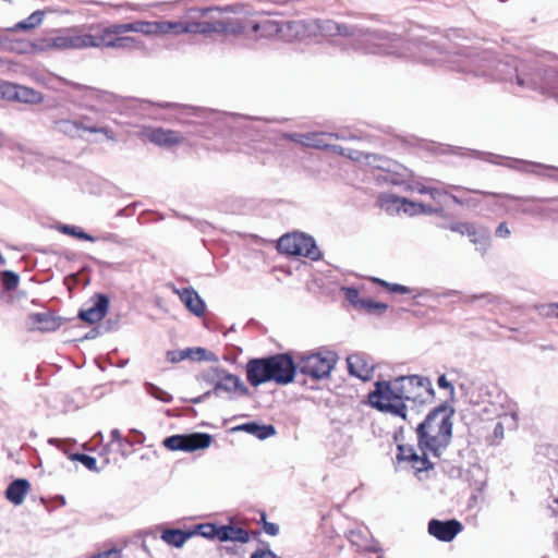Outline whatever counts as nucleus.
<instances>
[{"label": "nucleus", "instance_id": "1", "mask_svg": "<svg viewBox=\"0 0 558 558\" xmlns=\"http://www.w3.org/2000/svg\"><path fill=\"white\" fill-rule=\"evenodd\" d=\"M287 28L296 37L303 33L322 36L356 37L359 45L368 53L396 56L400 58L415 57L424 62H436L432 57L435 50L429 44H416L403 40L401 37L386 32H371L338 24L331 20H313L308 22L293 21L287 23Z\"/></svg>", "mask_w": 558, "mask_h": 558}, {"label": "nucleus", "instance_id": "2", "mask_svg": "<svg viewBox=\"0 0 558 558\" xmlns=\"http://www.w3.org/2000/svg\"><path fill=\"white\" fill-rule=\"evenodd\" d=\"M417 449L399 446L398 459L409 461L417 472L433 469L429 457L439 458L452 437V412L438 407L416 427Z\"/></svg>", "mask_w": 558, "mask_h": 558}, {"label": "nucleus", "instance_id": "3", "mask_svg": "<svg viewBox=\"0 0 558 558\" xmlns=\"http://www.w3.org/2000/svg\"><path fill=\"white\" fill-rule=\"evenodd\" d=\"M434 396L432 381L418 375L399 376L389 381H377L368 395L373 408L403 420L408 418V405L404 401L425 403Z\"/></svg>", "mask_w": 558, "mask_h": 558}, {"label": "nucleus", "instance_id": "4", "mask_svg": "<svg viewBox=\"0 0 558 558\" xmlns=\"http://www.w3.org/2000/svg\"><path fill=\"white\" fill-rule=\"evenodd\" d=\"M246 379L253 387L266 383L284 386L293 381L296 365L287 353L275 354L267 357L252 359L245 366Z\"/></svg>", "mask_w": 558, "mask_h": 558}, {"label": "nucleus", "instance_id": "5", "mask_svg": "<svg viewBox=\"0 0 558 558\" xmlns=\"http://www.w3.org/2000/svg\"><path fill=\"white\" fill-rule=\"evenodd\" d=\"M126 34L125 23L78 26L80 50L88 48L114 49L120 35Z\"/></svg>", "mask_w": 558, "mask_h": 558}, {"label": "nucleus", "instance_id": "6", "mask_svg": "<svg viewBox=\"0 0 558 558\" xmlns=\"http://www.w3.org/2000/svg\"><path fill=\"white\" fill-rule=\"evenodd\" d=\"M80 50L78 26L54 29L34 38V54Z\"/></svg>", "mask_w": 558, "mask_h": 558}, {"label": "nucleus", "instance_id": "7", "mask_svg": "<svg viewBox=\"0 0 558 558\" xmlns=\"http://www.w3.org/2000/svg\"><path fill=\"white\" fill-rule=\"evenodd\" d=\"M228 9L221 8H191L187 17L193 23L194 34L207 35L211 33H225L229 22L225 17Z\"/></svg>", "mask_w": 558, "mask_h": 558}, {"label": "nucleus", "instance_id": "8", "mask_svg": "<svg viewBox=\"0 0 558 558\" xmlns=\"http://www.w3.org/2000/svg\"><path fill=\"white\" fill-rule=\"evenodd\" d=\"M515 82L519 87L538 90L558 104V70L547 69L534 73L521 71L517 74Z\"/></svg>", "mask_w": 558, "mask_h": 558}, {"label": "nucleus", "instance_id": "9", "mask_svg": "<svg viewBox=\"0 0 558 558\" xmlns=\"http://www.w3.org/2000/svg\"><path fill=\"white\" fill-rule=\"evenodd\" d=\"M337 354L329 350L305 353L300 356L296 368L304 375L323 379L330 375L337 363Z\"/></svg>", "mask_w": 558, "mask_h": 558}, {"label": "nucleus", "instance_id": "10", "mask_svg": "<svg viewBox=\"0 0 558 558\" xmlns=\"http://www.w3.org/2000/svg\"><path fill=\"white\" fill-rule=\"evenodd\" d=\"M277 247L280 253L287 255L305 256L312 260H317L320 257V252L314 239L303 233L295 232L282 235Z\"/></svg>", "mask_w": 558, "mask_h": 558}, {"label": "nucleus", "instance_id": "11", "mask_svg": "<svg viewBox=\"0 0 558 558\" xmlns=\"http://www.w3.org/2000/svg\"><path fill=\"white\" fill-rule=\"evenodd\" d=\"M480 391L482 397H486L481 402H478V414L483 418H500L507 414L509 409L518 410L515 404L512 403L508 399L507 395L502 392L496 390L495 393H493L488 387H482Z\"/></svg>", "mask_w": 558, "mask_h": 558}, {"label": "nucleus", "instance_id": "12", "mask_svg": "<svg viewBox=\"0 0 558 558\" xmlns=\"http://www.w3.org/2000/svg\"><path fill=\"white\" fill-rule=\"evenodd\" d=\"M213 437L206 433L178 434L163 439L162 445L170 451L193 452L206 449L211 445Z\"/></svg>", "mask_w": 558, "mask_h": 558}, {"label": "nucleus", "instance_id": "13", "mask_svg": "<svg viewBox=\"0 0 558 558\" xmlns=\"http://www.w3.org/2000/svg\"><path fill=\"white\" fill-rule=\"evenodd\" d=\"M217 373L218 380L216 381L213 391H208L204 396L195 399V403L204 400L211 393L216 396L226 395L228 398H233L236 393L241 396H247L250 393V390L239 376L227 373L226 371H217Z\"/></svg>", "mask_w": 558, "mask_h": 558}, {"label": "nucleus", "instance_id": "14", "mask_svg": "<svg viewBox=\"0 0 558 558\" xmlns=\"http://www.w3.org/2000/svg\"><path fill=\"white\" fill-rule=\"evenodd\" d=\"M0 99L37 105L44 100V95L32 87L0 81Z\"/></svg>", "mask_w": 558, "mask_h": 558}, {"label": "nucleus", "instance_id": "15", "mask_svg": "<svg viewBox=\"0 0 558 558\" xmlns=\"http://www.w3.org/2000/svg\"><path fill=\"white\" fill-rule=\"evenodd\" d=\"M141 135L162 148H172L182 145L185 141L179 131L155 126H143Z\"/></svg>", "mask_w": 558, "mask_h": 558}, {"label": "nucleus", "instance_id": "16", "mask_svg": "<svg viewBox=\"0 0 558 558\" xmlns=\"http://www.w3.org/2000/svg\"><path fill=\"white\" fill-rule=\"evenodd\" d=\"M461 531L462 524L457 520L433 519L428 523V533L441 542H451Z\"/></svg>", "mask_w": 558, "mask_h": 558}, {"label": "nucleus", "instance_id": "17", "mask_svg": "<svg viewBox=\"0 0 558 558\" xmlns=\"http://www.w3.org/2000/svg\"><path fill=\"white\" fill-rule=\"evenodd\" d=\"M348 368L351 375L362 379L368 380L373 376L374 364L362 353H354L347 359Z\"/></svg>", "mask_w": 558, "mask_h": 558}, {"label": "nucleus", "instance_id": "18", "mask_svg": "<svg viewBox=\"0 0 558 558\" xmlns=\"http://www.w3.org/2000/svg\"><path fill=\"white\" fill-rule=\"evenodd\" d=\"M53 126L56 131L71 137L76 136L80 130L89 133H107L105 128H98L96 125L86 124L83 121L68 119L56 120L53 122Z\"/></svg>", "mask_w": 558, "mask_h": 558}, {"label": "nucleus", "instance_id": "19", "mask_svg": "<svg viewBox=\"0 0 558 558\" xmlns=\"http://www.w3.org/2000/svg\"><path fill=\"white\" fill-rule=\"evenodd\" d=\"M109 307V299L105 294H97L93 306L80 312V318L89 324L101 320Z\"/></svg>", "mask_w": 558, "mask_h": 558}, {"label": "nucleus", "instance_id": "20", "mask_svg": "<svg viewBox=\"0 0 558 558\" xmlns=\"http://www.w3.org/2000/svg\"><path fill=\"white\" fill-rule=\"evenodd\" d=\"M58 230L62 232L63 234L75 236L81 240L96 242L98 240L105 241V242H112V243H119V238L117 234L113 233H106L99 238L93 236L86 232H84L81 228L76 226L71 225H60L58 227Z\"/></svg>", "mask_w": 558, "mask_h": 558}, {"label": "nucleus", "instance_id": "21", "mask_svg": "<svg viewBox=\"0 0 558 558\" xmlns=\"http://www.w3.org/2000/svg\"><path fill=\"white\" fill-rule=\"evenodd\" d=\"M31 489V484L25 478L14 480L9 484L5 490V497L13 505L19 506L24 502L26 495Z\"/></svg>", "mask_w": 558, "mask_h": 558}, {"label": "nucleus", "instance_id": "22", "mask_svg": "<svg viewBox=\"0 0 558 558\" xmlns=\"http://www.w3.org/2000/svg\"><path fill=\"white\" fill-rule=\"evenodd\" d=\"M48 12L49 10H36L26 19L17 22L14 26L7 28L5 32H32L43 24Z\"/></svg>", "mask_w": 558, "mask_h": 558}, {"label": "nucleus", "instance_id": "23", "mask_svg": "<svg viewBox=\"0 0 558 558\" xmlns=\"http://www.w3.org/2000/svg\"><path fill=\"white\" fill-rule=\"evenodd\" d=\"M126 33H138L148 37H160V21L136 20L125 23Z\"/></svg>", "mask_w": 558, "mask_h": 558}, {"label": "nucleus", "instance_id": "24", "mask_svg": "<svg viewBox=\"0 0 558 558\" xmlns=\"http://www.w3.org/2000/svg\"><path fill=\"white\" fill-rule=\"evenodd\" d=\"M33 40L26 39H9L4 32H0V48L9 51H13L20 54L33 53Z\"/></svg>", "mask_w": 558, "mask_h": 558}, {"label": "nucleus", "instance_id": "25", "mask_svg": "<svg viewBox=\"0 0 558 558\" xmlns=\"http://www.w3.org/2000/svg\"><path fill=\"white\" fill-rule=\"evenodd\" d=\"M160 36L194 34L193 23L190 21H160Z\"/></svg>", "mask_w": 558, "mask_h": 558}, {"label": "nucleus", "instance_id": "26", "mask_svg": "<svg viewBox=\"0 0 558 558\" xmlns=\"http://www.w3.org/2000/svg\"><path fill=\"white\" fill-rule=\"evenodd\" d=\"M497 423L494 427V438L496 440H501L505 436V430H513L518 426V410L509 409L507 414L500 418H497Z\"/></svg>", "mask_w": 558, "mask_h": 558}, {"label": "nucleus", "instance_id": "27", "mask_svg": "<svg viewBox=\"0 0 558 558\" xmlns=\"http://www.w3.org/2000/svg\"><path fill=\"white\" fill-rule=\"evenodd\" d=\"M180 300L196 316L204 314L205 303L193 289H183L180 292Z\"/></svg>", "mask_w": 558, "mask_h": 558}, {"label": "nucleus", "instance_id": "28", "mask_svg": "<svg viewBox=\"0 0 558 558\" xmlns=\"http://www.w3.org/2000/svg\"><path fill=\"white\" fill-rule=\"evenodd\" d=\"M248 534L245 530L233 525H221L218 530V539L220 542H240L246 543L248 541Z\"/></svg>", "mask_w": 558, "mask_h": 558}, {"label": "nucleus", "instance_id": "29", "mask_svg": "<svg viewBox=\"0 0 558 558\" xmlns=\"http://www.w3.org/2000/svg\"><path fill=\"white\" fill-rule=\"evenodd\" d=\"M466 236L470 238V241L476 245L477 250L485 251L488 242H489V231L484 227H477L474 223H471L469 229H465Z\"/></svg>", "mask_w": 558, "mask_h": 558}, {"label": "nucleus", "instance_id": "30", "mask_svg": "<svg viewBox=\"0 0 558 558\" xmlns=\"http://www.w3.org/2000/svg\"><path fill=\"white\" fill-rule=\"evenodd\" d=\"M235 429L251 434L258 439H266L276 434V429L272 425H259L255 422L242 424L235 427Z\"/></svg>", "mask_w": 558, "mask_h": 558}, {"label": "nucleus", "instance_id": "31", "mask_svg": "<svg viewBox=\"0 0 558 558\" xmlns=\"http://www.w3.org/2000/svg\"><path fill=\"white\" fill-rule=\"evenodd\" d=\"M193 534L178 529H167L162 532L161 539L168 545L181 548Z\"/></svg>", "mask_w": 558, "mask_h": 558}, {"label": "nucleus", "instance_id": "32", "mask_svg": "<svg viewBox=\"0 0 558 558\" xmlns=\"http://www.w3.org/2000/svg\"><path fill=\"white\" fill-rule=\"evenodd\" d=\"M402 198L390 193H381L378 195L377 202L381 209L389 215L400 214Z\"/></svg>", "mask_w": 558, "mask_h": 558}, {"label": "nucleus", "instance_id": "33", "mask_svg": "<svg viewBox=\"0 0 558 558\" xmlns=\"http://www.w3.org/2000/svg\"><path fill=\"white\" fill-rule=\"evenodd\" d=\"M114 50L144 51V50H146V45L138 37L120 35L119 39L117 40V46H116Z\"/></svg>", "mask_w": 558, "mask_h": 558}, {"label": "nucleus", "instance_id": "34", "mask_svg": "<svg viewBox=\"0 0 558 558\" xmlns=\"http://www.w3.org/2000/svg\"><path fill=\"white\" fill-rule=\"evenodd\" d=\"M84 89L86 90L87 97L89 99L95 100L99 104L112 105L116 104L119 99L117 95L106 90L95 89L90 87H85Z\"/></svg>", "mask_w": 558, "mask_h": 558}, {"label": "nucleus", "instance_id": "35", "mask_svg": "<svg viewBox=\"0 0 558 558\" xmlns=\"http://www.w3.org/2000/svg\"><path fill=\"white\" fill-rule=\"evenodd\" d=\"M331 137H333V134L308 133L306 134V141H301V144L315 148H325L329 146V140Z\"/></svg>", "mask_w": 558, "mask_h": 558}, {"label": "nucleus", "instance_id": "36", "mask_svg": "<svg viewBox=\"0 0 558 558\" xmlns=\"http://www.w3.org/2000/svg\"><path fill=\"white\" fill-rule=\"evenodd\" d=\"M186 351L189 352L187 359H191L193 361L218 362V356L204 348H192L186 349Z\"/></svg>", "mask_w": 558, "mask_h": 558}, {"label": "nucleus", "instance_id": "37", "mask_svg": "<svg viewBox=\"0 0 558 558\" xmlns=\"http://www.w3.org/2000/svg\"><path fill=\"white\" fill-rule=\"evenodd\" d=\"M146 391L149 396L161 402L169 403L172 401V396L168 391L159 388L154 384H146Z\"/></svg>", "mask_w": 558, "mask_h": 558}, {"label": "nucleus", "instance_id": "38", "mask_svg": "<svg viewBox=\"0 0 558 558\" xmlns=\"http://www.w3.org/2000/svg\"><path fill=\"white\" fill-rule=\"evenodd\" d=\"M34 320L40 325L41 330H52L57 327L56 319L47 313H37L33 316Z\"/></svg>", "mask_w": 558, "mask_h": 558}, {"label": "nucleus", "instance_id": "39", "mask_svg": "<svg viewBox=\"0 0 558 558\" xmlns=\"http://www.w3.org/2000/svg\"><path fill=\"white\" fill-rule=\"evenodd\" d=\"M218 530H219V526L211 524V523H205V524L197 525L195 533L202 535L205 538H210V539L217 538L218 539Z\"/></svg>", "mask_w": 558, "mask_h": 558}, {"label": "nucleus", "instance_id": "40", "mask_svg": "<svg viewBox=\"0 0 558 558\" xmlns=\"http://www.w3.org/2000/svg\"><path fill=\"white\" fill-rule=\"evenodd\" d=\"M70 459L73 461H80L89 471H97V461L94 457L83 453H73L70 456Z\"/></svg>", "mask_w": 558, "mask_h": 558}, {"label": "nucleus", "instance_id": "41", "mask_svg": "<svg viewBox=\"0 0 558 558\" xmlns=\"http://www.w3.org/2000/svg\"><path fill=\"white\" fill-rule=\"evenodd\" d=\"M420 208H422L421 203L412 202L403 197L400 213H403L408 216H417L420 215Z\"/></svg>", "mask_w": 558, "mask_h": 558}, {"label": "nucleus", "instance_id": "42", "mask_svg": "<svg viewBox=\"0 0 558 558\" xmlns=\"http://www.w3.org/2000/svg\"><path fill=\"white\" fill-rule=\"evenodd\" d=\"M1 280L7 290H13L19 283V275L11 270H4L1 274Z\"/></svg>", "mask_w": 558, "mask_h": 558}, {"label": "nucleus", "instance_id": "43", "mask_svg": "<svg viewBox=\"0 0 558 558\" xmlns=\"http://www.w3.org/2000/svg\"><path fill=\"white\" fill-rule=\"evenodd\" d=\"M151 7H154V5L153 4L131 3V2L113 5V8L117 10H130L133 12H146Z\"/></svg>", "mask_w": 558, "mask_h": 558}, {"label": "nucleus", "instance_id": "44", "mask_svg": "<svg viewBox=\"0 0 558 558\" xmlns=\"http://www.w3.org/2000/svg\"><path fill=\"white\" fill-rule=\"evenodd\" d=\"M360 308H364L368 312H373V311L384 312L387 310V305L385 303L374 302L369 299H363L360 302Z\"/></svg>", "mask_w": 558, "mask_h": 558}, {"label": "nucleus", "instance_id": "45", "mask_svg": "<svg viewBox=\"0 0 558 558\" xmlns=\"http://www.w3.org/2000/svg\"><path fill=\"white\" fill-rule=\"evenodd\" d=\"M189 352L185 350H173L167 352V360L171 363H178L187 359Z\"/></svg>", "mask_w": 558, "mask_h": 558}, {"label": "nucleus", "instance_id": "46", "mask_svg": "<svg viewBox=\"0 0 558 558\" xmlns=\"http://www.w3.org/2000/svg\"><path fill=\"white\" fill-rule=\"evenodd\" d=\"M376 282H378L379 284L388 288L391 292H396V293H402V294H405V293H409L410 292V289L405 286H402V284H398V283H388L381 279H375Z\"/></svg>", "mask_w": 558, "mask_h": 558}, {"label": "nucleus", "instance_id": "47", "mask_svg": "<svg viewBox=\"0 0 558 558\" xmlns=\"http://www.w3.org/2000/svg\"><path fill=\"white\" fill-rule=\"evenodd\" d=\"M344 292H345V298L347 300L352 303L355 307H360V302L363 300V299H360V293H359V290L355 289V288H345L344 289Z\"/></svg>", "mask_w": 558, "mask_h": 558}, {"label": "nucleus", "instance_id": "48", "mask_svg": "<svg viewBox=\"0 0 558 558\" xmlns=\"http://www.w3.org/2000/svg\"><path fill=\"white\" fill-rule=\"evenodd\" d=\"M158 106L161 107V108L180 109L183 112H185L186 114H191V111L193 112V114H196V116H198L199 112H203V110H201V109H195V108H191V107H187V106H180V105L170 104V102L159 104Z\"/></svg>", "mask_w": 558, "mask_h": 558}, {"label": "nucleus", "instance_id": "49", "mask_svg": "<svg viewBox=\"0 0 558 558\" xmlns=\"http://www.w3.org/2000/svg\"><path fill=\"white\" fill-rule=\"evenodd\" d=\"M541 314L546 317L558 318V303L543 305L541 307Z\"/></svg>", "mask_w": 558, "mask_h": 558}, {"label": "nucleus", "instance_id": "50", "mask_svg": "<svg viewBox=\"0 0 558 558\" xmlns=\"http://www.w3.org/2000/svg\"><path fill=\"white\" fill-rule=\"evenodd\" d=\"M448 192L442 190V189H439V187H435V186H432L430 190H429V196L432 197V199H434L435 202H437L439 205L442 204V198L445 196H447Z\"/></svg>", "mask_w": 558, "mask_h": 558}, {"label": "nucleus", "instance_id": "51", "mask_svg": "<svg viewBox=\"0 0 558 558\" xmlns=\"http://www.w3.org/2000/svg\"><path fill=\"white\" fill-rule=\"evenodd\" d=\"M90 558H121V554H120L119 549L112 548L109 550L98 553V554L92 556Z\"/></svg>", "mask_w": 558, "mask_h": 558}, {"label": "nucleus", "instance_id": "52", "mask_svg": "<svg viewBox=\"0 0 558 558\" xmlns=\"http://www.w3.org/2000/svg\"><path fill=\"white\" fill-rule=\"evenodd\" d=\"M471 222H456L448 226V228L453 231L458 232L462 235H466L465 229H469Z\"/></svg>", "mask_w": 558, "mask_h": 558}, {"label": "nucleus", "instance_id": "53", "mask_svg": "<svg viewBox=\"0 0 558 558\" xmlns=\"http://www.w3.org/2000/svg\"><path fill=\"white\" fill-rule=\"evenodd\" d=\"M421 206H422V208H420V215H422V214L423 215H432V214L442 213L441 206L436 207V206L425 205L423 203H421Z\"/></svg>", "mask_w": 558, "mask_h": 558}, {"label": "nucleus", "instance_id": "54", "mask_svg": "<svg viewBox=\"0 0 558 558\" xmlns=\"http://www.w3.org/2000/svg\"><path fill=\"white\" fill-rule=\"evenodd\" d=\"M511 234L510 229L506 222H501L496 229V235L502 239L509 238Z\"/></svg>", "mask_w": 558, "mask_h": 558}, {"label": "nucleus", "instance_id": "55", "mask_svg": "<svg viewBox=\"0 0 558 558\" xmlns=\"http://www.w3.org/2000/svg\"><path fill=\"white\" fill-rule=\"evenodd\" d=\"M264 531L268 535L276 536L279 533V526L276 523L265 522Z\"/></svg>", "mask_w": 558, "mask_h": 558}, {"label": "nucleus", "instance_id": "56", "mask_svg": "<svg viewBox=\"0 0 558 558\" xmlns=\"http://www.w3.org/2000/svg\"><path fill=\"white\" fill-rule=\"evenodd\" d=\"M251 558H279L271 550H258Z\"/></svg>", "mask_w": 558, "mask_h": 558}, {"label": "nucleus", "instance_id": "57", "mask_svg": "<svg viewBox=\"0 0 558 558\" xmlns=\"http://www.w3.org/2000/svg\"><path fill=\"white\" fill-rule=\"evenodd\" d=\"M514 163H515V166H512V167L515 169H520V170H527V167L533 166L532 163L523 161V160H517V161H514ZM535 166L538 168H547L546 166H543V165H535Z\"/></svg>", "mask_w": 558, "mask_h": 558}, {"label": "nucleus", "instance_id": "58", "mask_svg": "<svg viewBox=\"0 0 558 558\" xmlns=\"http://www.w3.org/2000/svg\"><path fill=\"white\" fill-rule=\"evenodd\" d=\"M438 386L442 389H450L451 392H453V386L448 381L445 375H441L438 378Z\"/></svg>", "mask_w": 558, "mask_h": 558}, {"label": "nucleus", "instance_id": "59", "mask_svg": "<svg viewBox=\"0 0 558 558\" xmlns=\"http://www.w3.org/2000/svg\"><path fill=\"white\" fill-rule=\"evenodd\" d=\"M432 186H426L422 184H417L414 190L420 194H429V190Z\"/></svg>", "mask_w": 558, "mask_h": 558}, {"label": "nucleus", "instance_id": "60", "mask_svg": "<svg viewBox=\"0 0 558 558\" xmlns=\"http://www.w3.org/2000/svg\"><path fill=\"white\" fill-rule=\"evenodd\" d=\"M289 138L301 144V141H306V134L295 133V134L289 135Z\"/></svg>", "mask_w": 558, "mask_h": 558}, {"label": "nucleus", "instance_id": "61", "mask_svg": "<svg viewBox=\"0 0 558 558\" xmlns=\"http://www.w3.org/2000/svg\"><path fill=\"white\" fill-rule=\"evenodd\" d=\"M110 436H111L112 441H119L122 438L119 429H112L110 433Z\"/></svg>", "mask_w": 558, "mask_h": 558}, {"label": "nucleus", "instance_id": "62", "mask_svg": "<svg viewBox=\"0 0 558 558\" xmlns=\"http://www.w3.org/2000/svg\"><path fill=\"white\" fill-rule=\"evenodd\" d=\"M65 442V440L58 439V438H50L49 444L54 445L57 447H60Z\"/></svg>", "mask_w": 558, "mask_h": 558}, {"label": "nucleus", "instance_id": "63", "mask_svg": "<svg viewBox=\"0 0 558 558\" xmlns=\"http://www.w3.org/2000/svg\"><path fill=\"white\" fill-rule=\"evenodd\" d=\"M9 140L3 132L0 131V147L5 146Z\"/></svg>", "mask_w": 558, "mask_h": 558}, {"label": "nucleus", "instance_id": "64", "mask_svg": "<svg viewBox=\"0 0 558 558\" xmlns=\"http://www.w3.org/2000/svg\"><path fill=\"white\" fill-rule=\"evenodd\" d=\"M107 130V133H104L109 140H113V136H112V132L109 131L107 128H105Z\"/></svg>", "mask_w": 558, "mask_h": 558}]
</instances>
